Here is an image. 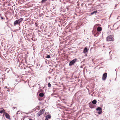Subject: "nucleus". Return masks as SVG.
Wrapping results in <instances>:
<instances>
[{
    "label": "nucleus",
    "instance_id": "obj_4",
    "mask_svg": "<svg viewBox=\"0 0 120 120\" xmlns=\"http://www.w3.org/2000/svg\"><path fill=\"white\" fill-rule=\"evenodd\" d=\"M45 111V109H43L37 113L38 116H39L42 115L44 112Z\"/></svg>",
    "mask_w": 120,
    "mask_h": 120
},
{
    "label": "nucleus",
    "instance_id": "obj_33",
    "mask_svg": "<svg viewBox=\"0 0 120 120\" xmlns=\"http://www.w3.org/2000/svg\"><path fill=\"white\" fill-rule=\"evenodd\" d=\"M117 5H116H116L115 6V7H116V6Z\"/></svg>",
    "mask_w": 120,
    "mask_h": 120
},
{
    "label": "nucleus",
    "instance_id": "obj_25",
    "mask_svg": "<svg viewBox=\"0 0 120 120\" xmlns=\"http://www.w3.org/2000/svg\"><path fill=\"white\" fill-rule=\"evenodd\" d=\"M80 68H83V67L82 66H80Z\"/></svg>",
    "mask_w": 120,
    "mask_h": 120
},
{
    "label": "nucleus",
    "instance_id": "obj_11",
    "mask_svg": "<svg viewBox=\"0 0 120 120\" xmlns=\"http://www.w3.org/2000/svg\"><path fill=\"white\" fill-rule=\"evenodd\" d=\"M88 50L87 48L86 47L83 50V52L85 53H86V52H88Z\"/></svg>",
    "mask_w": 120,
    "mask_h": 120
},
{
    "label": "nucleus",
    "instance_id": "obj_30",
    "mask_svg": "<svg viewBox=\"0 0 120 120\" xmlns=\"http://www.w3.org/2000/svg\"><path fill=\"white\" fill-rule=\"evenodd\" d=\"M23 113L26 114H28V113H26V112H23Z\"/></svg>",
    "mask_w": 120,
    "mask_h": 120
},
{
    "label": "nucleus",
    "instance_id": "obj_16",
    "mask_svg": "<svg viewBox=\"0 0 120 120\" xmlns=\"http://www.w3.org/2000/svg\"><path fill=\"white\" fill-rule=\"evenodd\" d=\"M44 94L42 93H41L39 94V96L41 97H42L44 96Z\"/></svg>",
    "mask_w": 120,
    "mask_h": 120
},
{
    "label": "nucleus",
    "instance_id": "obj_13",
    "mask_svg": "<svg viewBox=\"0 0 120 120\" xmlns=\"http://www.w3.org/2000/svg\"><path fill=\"white\" fill-rule=\"evenodd\" d=\"M96 100L94 99L92 101V103L94 105L95 104L97 103Z\"/></svg>",
    "mask_w": 120,
    "mask_h": 120
},
{
    "label": "nucleus",
    "instance_id": "obj_24",
    "mask_svg": "<svg viewBox=\"0 0 120 120\" xmlns=\"http://www.w3.org/2000/svg\"><path fill=\"white\" fill-rule=\"evenodd\" d=\"M35 26H36V27H37L38 26V25H37V23H35Z\"/></svg>",
    "mask_w": 120,
    "mask_h": 120
},
{
    "label": "nucleus",
    "instance_id": "obj_7",
    "mask_svg": "<svg viewBox=\"0 0 120 120\" xmlns=\"http://www.w3.org/2000/svg\"><path fill=\"white\" fill-rule=\"evenodd\" d=\"M107 73H104L102 76V79L103 80H105L106 79L107 77Z\"/></svg>",
    "mask_w": 120,
    "mask_h": 120
},
{
    "label": "nucleus",
    "instance_id": "obj_28",
    "mask_svg": "<svg viewBox=\"0 0 120 120\" xmlns=\"http://www.w3.org/2000/svg\"><path fill=\"white\" fill-rule=\"evenodd\" d=\"M15 108H16V107H13V109H15Z\"/></svg>",
    "mask_w": 120,
    "mask_h": 120
},
{
    "label": "nucleus",
    "instance_id": "obj_21",
    "mask_svg": "<svg viewBox=\"0 0 120 120\" xmlns=\"http://www.w3.org/2000/svg\"><path fill=\"white\" fill-rule=\"evenodd\" d=\"M43 91V90L40 89L38 91V92H42Z\"/></svg>",
    "mask_w": 120,
    "mask_h": 120
},
{
    "label": "nucleus",
    "instance_id": "obj_5",
    "mask_svg": "<svg viewBox=\"0 0 120 120\" xmlns=\"http://www.w3.org/2000/svg\"><path fill=\"white\" fill-rule=\"evenodd\" d=\"M92 33L94 36L98 37L99 35V32H97L96 30H94L93 31Z\"/></svg>",
    "mask_w": 120,
    "mask_h": 120
},
{
    "label": "nucleus",
    "instance_id": "obj_18",
    "mask_svg": "<svg viewBox=\"0 0 120 120\" xmlns=\"http://www.w3.org/2000/svg\"><path fill=\"white\" fill-rule=\"evenodd\" d=\"M40 108V107L39 106H38L36 107L35 108H34V109L35 110H38L39 109V108Z\"/></svg>",
    "mask_w": 120,
    "mask_h": 120
},
{
    "label": "nucleus",
    "instance_id": "obj_22",
    "mask_svg": "<svg viewBox=\"0 0 120 120\" xmlns=\"http://www.w3.org/2000/svg\"><path fill=\"white\" fill-rule=\"evenodd\" d=\"M19 111H17V112L16 114V115H17L18 114H20V113L19 112Z\"/></svg>",
    "mask_w": 120,
    "mask_h": 120
},
{
    "label": "nucleus",
    "instance_id": "obj_12",
    "mask_svg": "<svg viewBox=\"0 0 120 120\" xmlns=\"http://www.w3.org/2000/svg\"><path fill=\"white\" fill-rule=\"evenodd\" d=\"M97 32H99L101 31L102 30V28L101 27H98L97 28Z\"/></svg>",
    "mask_w": 120,
    "mask_h": 120
},
{
    "label": "nucleus",
    "instance_id": "obj_20",
    "mask_svg": "<svg viewBox=\"0 0 120 120\" xmlns=\"http://www.w3.org/2000/svg\"><path fill=\"white\" fill-rule=\"evenodd\" d=\"M4 69H5V71H6V70H8L7 72L8 73V72H9V69H8V68H4Z\"/></svg>",
    "mask_w": 120,
    "mask_h": 120
},
{
    "label": "nucleus",
    "instance_id": "obj_8",
    "mask_svg": "<svg viewBox=\"0 0 120 120\" xmlns=\"http://www.w3.org/2000/svg\"><path fill=\"white\" fill-rule=\"evenodd\" d=\"M4 113L6 117L9 120H11L10 116L6 112H5Z\"/></svg>",
    "mask_w": 120,
    "mask_h": 120
},
{
    "label": "nucleus",
    "instance_id": "obj_3",
    "mask_svg": "<svg viewBox=\"0 0 120 120\" xmlns=\"http://www.w3.org/2000/svg\"><path fill=\"white\" fill-rule=\"evenodd\" d=\"M77 59L76 58H75L71 61H70L69 64V66H72L73 65H74V64L77 61Z\"/></svg>",
    "mask_w": 120,
    "mask_h": 120
},
{
    "label": "nucleus",
    "instance_id": "obj_9",
    "mask_svg": "<svg viewBox=\"0 0 120 120\" xmlns=\"http://www.w3.org/2000/svg\"><path fill=\"white\" fill-rule=\"evenodd\" d=\"M89 107L91 109L94 108H95V107L94 106V105H93V104L92 103H89Z\"/></svg>",
    "mask_w": 120,
    "mask_h": 120
},
{
    "label": "nucleus",
    "instance_id": "obj_2",
    "mask_svg": "<svg viewBox=\"0 0 120 120\" xmlns=\"http://www.w3.org/2000/svg\"><path fill=\"white\" fill-rule=\"evenodd\" d=\"M113 35H110L107 38V40L109 41H112L113 39Z\"/></svg>",
    "mask_w": 120,
    "mask_h": 120
},
{
    "label": "nucleus",
    "instance_id": "obj_32",
    "mask_svg": "<svg viewBox=\"0 0 120 120\" xmlns=\"http://www.w3.org/2000/svg\"><path fill=\"white\" fill-rule=\"evenodd\" d=\"M29 120H32L31 119H29Z\"/></svg>",
    "mask_w": 120,
    "mask_h": 120
},
{
    "label": "nucleus",
    "instance_id": "obj_19",
    "mask_svg": "<svg viewBox=\"0 0 120 120\" xmlns=\"http://www.w3.org/2000/svg\"><path fill=\"white\" fill-rule=\"evenodd\" d=\"M51 84L49 82L48 84V87H50L51 86Z\"/></svg>",
    "mask_w": 120,
    "mask_h": 120
},
{
    "label": "nucleus",
    "instance_id": "obj_23",
    "mask_svg": "<svg viewBox=\"0 0 120 120\" xmlns=\"http://www.w3.org/2000/svg\"><path fill=\"white\" fill-rule=\"evenodd\" d=\"M10 89H8L7 90V91L8 92H10Z\"/></svg>",
    "mask_w": 120,
    "mask_h": 120
},
{
    "label": "nucleus",
    "instance_id": "obj_36",
    "mask_svg": "<svg viewBox=\"0 0 120 120\" xmlns=\"http://www.w3.org/2000/svg\"><path fill=\"white\" fill-rule=\"evenodd\" d=\"M116 78L115 79V80H116Z\"/></svg>",
    "mask_w": 120,
    "mask_h": 120
},
{
    "label": "nucleus",
    "instance_id": "obj_29",
    "mask_svg": "<svg viewBox=\"0 0 120 120\" xmlns=\"http://www.w3.org/2000/svg\"><path fill=\"white\" fill-rule=\"evenodd\" d=\"M44 88V87H42V88H41L42 89H43Z\"/></svg>",
    "mask_w": 120,
    "mask_h": 120
},
{
    "label": "nucleus",
    "instance_id": "obj_15",
    "mask_svg": "<svg viewBox=\"0 0 120 120\" xmlns=\"http://www.w3.org/2000/svg\"><path fill=\"white\" fill-rule=\"evenodd\" d=\"M97 12V11H93V12H91L90 13L91 15H92L94 14H96Z\"/></svg>",
    "mask_w": 120,
    "mask_h": 120
},
{
    "label": "nucleus",
    "instance_id": "obj_17",
    "mask_svg": "<svg viewBox=\"0 0 120 120\" xmlns=\"http://www.w3.org/2000/svg\"><path fill=\"white\" fill-rule=\"evenodd\" d=\"M46 56L45 57V58H50V55L46 54Z\"/></svg>",
    "mask_w": 120,
    "mask_h": 120
},
{
    "label": "nucleus",
    "instance_id": "obj_34",
    "mask_svg": "<svg viewBox=\"0 0 120 120\" xmlns=\"http://www.w3.org/2000/svg\"><path fill=\"white\" fill-rule=\"evenodd\" d=\"M41 88V87H39V88Z\"/></svg>",
    "mask_w": 120,
    "mask_h": 120
},
{
    "label": "nucleus",
    "instance_id": "obj_31",
    "mask_svg": "<svg viewBox=\"0 0 120 120\" xmlns=\"http://www.w3.org/2000/svg\"><path fill=\"white\" fill-rule=\"evenodd\" d=\"M4 88H7V87L6 86Z\"/></svg>",
    "mask_w": 120,
    "mask_h": 120
},
{
    "label": "nucleus",
    "instance_id": "obj_6",
    "mask_svg": "<svg viewBox=\"0 0 120 120\" xmlns=\"http://www.w3.org/2000/svg\"><path fill=\"white\" fill-rule=\"evenodd\" d=\"M96 109L97 111H99L98 112V114H100L101 113L102 111V108H101L100 107H98Z\"/></svg>",
    "mask_w": 120,
    "mask_h": 120
},
{
    "label": "nucleus",
    "instance_id": "obj_14",
    "mask_svg": "<svg viewBox=\"0 0 120 120\" xmlns=\"http://www.w3.org/2000/svg\"><path fill=\"white\" fill-rule=\"evenodd\" d=\"M45 117L47 119H50L51 117V116L50 114H48Z\"/></svg>",
    "mask_w": 120,
    "mask_h": 120
},
{
    "label": "nucleus",
    "instance_id": "obj_35",
    "mask_svg": "<svg viewBox=\"0 0 120 120\" xmlns=\"http://www.w3.org/2000/svg\"><path fill=\"white\" fill-rule=\"evenodd\" d=\"M38 85L39 86L40 85V84H38Z\"/></svg>",
    "mask_w": 120,
    "mask_h": 120
},
{
    "label": "nucleus",
    "instance_id": "obj_26",
    "mask_svg": "<svg viewBox=\"0 0 120 120\" xmlns=\"http://www.w3.org/2000/svg\"><path fill=\"white\" fill-rule=\"evenodd\" d=\"M1 19H4V18L3 17H2L1 16Z\"/></svg>",
    "mask_w": 120,
    "mask_h": 120
},
{
    "label": "nucleus",
    "instance_id": "obj_10",
    "mask_svg": "<svg viewBox=\"0 0 120 120\" xmlns=\"http://www.w3.org/2000/svg\"><path fill=\"white\" fill-rule=\"evenodd\" d=\"M5 110L3 108H1L0 109V113L1 114L3 112H5Z\"/></svg>",
    "mask_w": 120,
    "mask_h": 120
},
{
    "label": "nucleus",
    "instance_id": "obj_1",
    "mask_svg": "<svg viewBox=\"0 0 120 120\" xmlns=\"http://www.w3.org/2000/svg\"><path fill=\"white\" fill-rule=\"evenodd\" d=\"M23 18H21L19 19L16 20L14 22V26H16L17 25L20 24V23L23 20Z\"/></svg>",
    "mask_w": 120,
    "mask_h": 120
},
{
    "label": "nucleus",
    "instance_id": "obj_27",
    "mask_svg": "<svg viewBox=\"0 0 120 120\" xmlns=\"http://www.w3.org/2000/svg\"><path fill=\"white\" fill-rule=\"evenodd\" d=\"M45 120H48V119H47V118H45Z\"/></svg>",
    "mask_w": 120,
    "mask_h": 120
}]
</instances>
